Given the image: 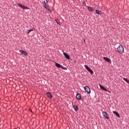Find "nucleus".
Returning a JSON list of instances; mask_svg holds the SVG:
<instances>
[{
	"instance_id": "obj_1",
	"label": "nucleus",
	"mask_w": 129,
	"mask_h": 129,
	"mask_svg": "<svg viewBox=\"0 0 129 129\" xmlns=\"http://www.w3.org/2000/svg\"><path fill=\"white\" fill-rule=\"evenodd\" d=\"M117 51L120 53V54H122L124 52V49L123 48V46L120 45L117 48Z\"/></svg>"
},
{
	"instance_id": "obj_2",
	"label": "nucleus",
	"mask_w": 129,
	"mask_h": 129,
	"mask_svg": "<svg viewBox=\"0 0 129 129\" xmlns=\"http://www.w3.org/2000/svg\"><path fill=\"white\" fill-rule=\"evenodd\" d=\"M42 4H43L44 9H46V10H47V11H48V12H49V13H52V10H51L50 9V8H49V6H48L47 5V3H46L45 1H43Z\"/></svg>"
},
{
	"instance_id": "obj_3",
	"label": "nucleus",
	"mask_w": 129,
	"mask_h": 129,
	"mask_svg": "<svg viewBox=\"0 0 129 129\" xmlns=\"http://www.w3.org/2000/svg\"><path fill=\"white\" fill-rule=\"evenodd\" d=\"M84 89H85L86 92H87V94H90L91 90H90V88H89V87L85 86L84 87Z\"/></svg>"
},
{
	"instance_id": "obj_4",
	"label": "nucleus",
	"mask_w": 129,
	"mask_h": 129,
	"mask_svg": "<svg viewBox=\"0 0 129 129\" xmlns=\"http://www.w3.org/2000/svg\"><path fill=\"white\" fill-rule=\"evenodd\" d=\"M17 5L19 7V8H21V9H25V10H29V8L28 7H26L24 6V5H22L21 4L17 3Z\"/></svg>"
},
{
	"instance_id": "obj_5",
	"label": "nucleus",
	"mask_w": 129,
	"mask_h": 129,
	"mask_svg": "<svg viewBox=\"0 0 129 129\" xmlns=\"http://www.w3.org/2000/svg\"><path fill=\"white\" fill-rule=\"evenodd\" d=\"M102 115L106 119H109V117H108V114L105 111L102 112Z\"/></svg>"
},
{
	"instance_id": "obj_6",
	"label": "nucleus",
	"mask_w": 129,
	"mask_h": 129,
	"mask_svg": "<svg viewBox=\"0 0 129 129\" xmlns=\"http://www.w3.org/2000/svg\"><path fill=\"white\" fill-rule=\"evenodd\" d=\"M103 59H104V60H105V61H106V62H108V63H109L110 64V63H111V60H110V58L107 57H103Z\"/></svg>"
},
{
	"instance_id": "obj_7",
	"label": "nucleus",
	"mask_w": 129,
	"mask_h": 129,
	"mask_svg": "<svg viewBox=\"0 0 129 129\" xmlns=\"http://www.w3.org/2000/svg\"><path fill=\"white\" fill-rule=\"evenodd\" d=\"M20 53H21V54H22V55H24V56H27V55H28V53L27 52V51H25L23 50H20Z\"/></svg>"
},
{
	"instance_id": "obj_8",
	"label": "nucleus",
	"mask_w": 129,
	"mask_h": 129,
	"mask_svg": "<svg viewBox=\"0 0 129 129\" xmlns=\"http://www.w3.org/2000/svg\"><path fill=\"white\" fill-rule=\"evenodd\" d=\"M63 55L65 57V58H66V59H68V60H69L70 59V55H69V54H68V53L63 52Z\"/></svg>"
},
{
	"instance_id": "obj_9",
	"label": "nucleus",
	"mask_w": 129,
	"mask_h": 129,
	"mask_svg": "<svg viewBox=\"0 0 129 129\" xmlns=\"http://www.w3.org/2000/svg\"><path fill=\"white\" fill-rule=\"evenodd\" d=\"M46 95L47 97H48V98H52V97H53V95H51V93L49 92L46 93Z\"/></svg>"
},
{
	"instance_id": "obj_10",
	"label": "nucleus",
	"mask_w": 129,
	"mask_h": 129,
	"mask_svg": "<svg viewBox=\"0 0 129 129\" xmlns=\"http://www.w3.org/2000/svg\"><path fill=\"white\" fill-rule=\"evenodd\" d=\"M77 100H81V94L77 93L76 95Z\"/></svg>"
},
{
	"instance_id": "obj_11",
	"label": "nucleus",
	"mask_w": 129,
	"mask_h": 129,
	"mask_svg": "<svg viewBox=\"0 0 129 129\" xmlns=\"http://www.w3.org/2000/svg\"><path fill=\"white\" fill-rule=\"evenodd\" d=\"M100 88L101 89H102V90H104V91H107V89H106V88H105V87H104V86L99 84V85Z\"/></svg>"
},
{
	"instance_id": "obj_12",
	"label": "nucleus",
	"mask_w": 129,
	"mask_h": 129,
	"mask_svg": "<svg viewBox=\"0 0 129 129\" xmlns=\"http://www.w3.org/2000/svg\"><path fill=\"white\" fill-rule=\"evenodd\" d=\"M113 113L114 114H115V115H116V116H117V117L120 118V115H119L118 112H116V111H113Z\"/></svg>"
},
{
	"instance_id": "obj_13",
	"label": "nucleus",
	"mask_w": 129,
	"mask_h": 129,
	"mask_svg": "<svg viewBox=\"0 0 129 129\" xmlns=\"http://www.w3.org/2000/svg\"><path fill=\"white\" fill-rule=\"evenodd\" d=\"M87 8L89 12H94L95 10V9L92 8L91 7H88Z\"/></svg>"
},
{
	"instance_id": "obj_14",
	"label": "nucleus",
	"mask_w": 129,
	"mask_h": 129,
	"mask_svg": "<svg viewBox=\"0 0 129 129\" xmlns=\"http://www.w3.org/2000/svg\"><path fill=\"white\" fill-rule=\"evenodd\" d=\"M95 12L96 14H97V15H101L102 14V12L101 11L97 9L95 10Z\"/></svg>"
},
{
	"instance_id": "obj_15",
	"label": "nucleus",
	"mask_w": 129,
	"mask_h": 129,
	"mask_svg": "<svg viewBox=\"0 0 129 129\" xmlns=\"http://www.w3.org/2000/svg\"><path fill=\"white\" fill-rule=\"evenodd\" d=\"M73 108L75 109V111H78V106L76 105H75L73 106Z\"/></svg>"
},
{
	"instance_id": "obj_16",
	"label": "nucleus",
	"mask_w": 129,
	"mask_h": 129,
	"mask_svg": "<svg viewBox=\"0 0 129 129\" xmlns=\"http://www.w3.org/2000/svg\"><path fill=\"white\" fill-rule=\"evenodd\" d=\"M55 63V66L57 67V68H60L61 67V64H60L59 63H57L56 62H54Z\"/></svg>"
},
{
	"instance_id": "obj_17",
	"label": "nucleus",
	"mask_w": 129,
	"mask_h": 129,
	"mask_svg": "<svg viewBox=\"0 0 129 129\" xmlns=\"http://www.w3.org/2000/svg\"><path fill=\"white\" fill-rule=\"evenodd\" d=\"M87 71H88V72H89L91 74H93V71H92V70H91V69H90V68H89L88 70Z\"/></svg>"
},
{
	"instance_id": "obj_18",
	"label": "nucleus",
	"mask_w": 129,
	"mask_h": 129,
	"mask_svg": "<svg viewBox=\"0 0 129 129\" xmlns=\"http://www.w3.org/2000/svg\"><path fill=\"white\" fill-rule=\"evenodd\" d=\"M123 80L125 81V82H126L127 83H129V80L125 78H123Z\"/></svg>"
},
{
	"instance_id": "obj_19",
	"label": "nucleus",
	"mask_w": 129,
	"mask_h": 129,
	"mask_svg": "<svg viewBox=\"0 0 129 129\" xmlns=\"http://www.w3.org/2000/svg\"><path fill=\"white\" fill-rule=\"evenodd\" d=\"M59 68H61V69H62L63 70H66V68H65L63 66L60 65V67Z\"/></svg>"
},
{
	"instance_id": "obj_20",
	"label": "nucleus",
	"mask_w": 129,
	"mask_h": 129,
	"mask_svg": "<svg viewBox=\"0 0 129 129\" xmlns=\"http://www.w3.org/2000/svg\"><path fill=\"white\" fill-rule=\"evenodd\" d=\"M55 21L56 22V23H57L58 25H60V24H61V22H59L58 19H55Z\"/></svg>"
},
{
	"instance_id": "obj_21",
	"label": "nucleus",
	"mask_w": 129,
	"mask_h": 129,
	"mask_svg": "<svg viewBox=\"0 0 129 129\" xmlns=\"http://www.w3.org/2000/svg\"><path fill=\"white\" fill-rule=\"evenodd\" d=\"M34 31V29H30L28 31L27 34H29V33H31V32H33Z\"/></svg>"
},
{
	"instance_id": "obj_22",
	"label": "nucleus",
	"mask_w": 129,
	"mask_h": 129,
	"mask_svg": "<svg viewBox=\"0 0 129 129\" xmlns=\"http://www.w3.org/2000/svg\"><path fill=\"white\" fill-rule=\"evenodd\" d=\"M84 67H85V68H86V69L87 70L90 68H89V67H88L87 65H84Z\"/></svg>"
},
{
	"instance_id": "obj_23",
	"label": "nucleus",
	"mask_w": 129,
	"mask_h": 129,
	"mask_svg": "<svg viewBox=\"0 0 129 129\" xmlns=\"http://www.w3.org/2000/svg\"><path fill=\"white\" fill-rule=\"evenodd\" d=\"M83 3H82V5H83V6H84L85 7L86 6V3H85V2H82Z\"/></svg>"
},
{
	"instance_id": "obj_24",
	"label": "nucleus",
	"mask_w": 129,
	"mask_h": 129,
	"mask_svg": "<svg viewBox=\"0 0 129 129\" xmlns=\"http://www.w3.org/2000/svg\"><path fill=\"white\" fill-rule=\"evenodd\" d=\"M49 1H50V0H46V4H48V3H49Z\"/></svg>"
},
{
	"instance_id": "obj_25",
	"label": "nucleus",
	"mask_w": 129,
	"mask_h": 129,
	"mask_svg": "<svg viewBox=\"0 0 129 129\" xmlns=\"http://www.w3.org/2000/svg\"><path fill=\"white\" fill-rule=\"evenodd\" d=\"M84 43H85V39H84Z\"/></svg>"
}]
</instances>
